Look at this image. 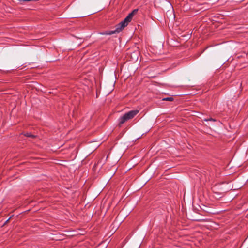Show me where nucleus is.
<instances>
[{
  "label": "nucleus",
  "mask_w": 248,
  "mask_h": 248,
  "mask_svg": "<svg viewBox=\"0 0 248 248\" xmlns=\"http://www.w3.org/2000/svg\"><path fill=\"white\" fill-rule=\"evenodd\" d=\"M205 121H213V122H215L216 121V120L214 119H213V118H210L209 119H205L204 120Z\"/></svg>",
  "instance_id": "39448f33"
},
{
  "label": "nucleus",
  "mask_w": 248,
  "mask_h": 248,
  "mask_svg": "<svg viewBox=\"0 0 248 248\" xmlns=\"http://www.w3.org/2000/svg\"><path fill=\"white\" fill-rule=\"evenodd\" d=\"M139 112V110L135 109L131 110L125 113L123 116L119 118V124L121 125L124 124L126 121L133 119Z\"/></svg>",
  "instance_id": "f03ea898"
},
{
  "label": "nucleus",
  "mask_w": 248,
  "mask_h": 248,
  "mask_svg": "<svg viewBox=\"0 0 248 248\" xmlns=\"http://www.w3.org/2000/svg\"><path fill=\"white\" fill-rule=\"evenodd\" d=\"M174 99L173 97H166L162 99L163 101H173Z\"/></svg>",
  "instance_id": "20e7f679"
},
{
  "label": "nucleus",
  "mask_w": 248,
  "mask_h": 248,
  "mask_svg": "<svg viewBox=\"0 0 248 248\" xmlns=\"http://www.w3.org/2000/svg\"><path fill=\"white\" fill-rule=\"evenodd\" d=\"M9 219H10V218H9V219H7V220L6 221V222H7L8 221H9Z\"/></svg>",
  "instance_id": "423d86ee"
},
{
  "label": "nucleus",
  "mask_w": 248,
  "mask_h": 248,
  "mask_svg": "<svg viewBox=\"0 0 248 248\" xmlns=\"http://www.w3.org/2000/svg\"><path fill=\"white\" fill-rule=\"evenodd\" d=\"M24 135L26 137H31V138H34L35 137H36V136L35 135H32L30 133H26L25 134H24Z\"/></svg>",
  "instance_id": "7ed1b4c3"
},
{
  "label": "nucleus",
  "mask_w": 248,
  "mask_h": 248,
  "mask_svg": "<svg viewBox=\"0 0 248 248\" xmlns=\"http://www.w3.org/2000/svg\"><path fill=\"white\" fill-rule=\"evenodd\" d=\"M138 11V9H136L129 13L125 19L116 26V29L114 31H107L102 33L104 35H111L116 33H119L130 22L134 15L136 14Z\"/></svg>",
  "instance_id": "f257e3e1"
}]
</instances>
